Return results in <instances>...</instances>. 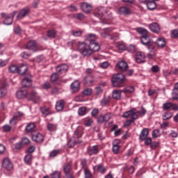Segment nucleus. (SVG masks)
Masks as SVG:
<instances>
[{"instance_id":"f257e3e1","label":"nucleus","mask_w":178,"mask_h":178,"mask_svg":"<svg viewBox=\"0 0 178 178\" xmlns=\"http://www.w3.org/2000/svg\"><path fill=\"white\" fill-rule=\"evenodd\" d=\"M94 15L95 17L102 20V22H104V20H111L112 19V15L111 13L108 12L106 8L104 7H98L95 10Z\"/></svg>"},{"instance_id":"f03ea898","label":"nucleus","mask_w":178,"mask_h":178,"mask_svg":"<svg viewBox=\"0 0 178 178\" xmlns=\"http://www.w3.org/2000/svg\"><path fill=\"white\" fill-rule=\"evenodd\" d=\"M147 113V110L144 107L141 108L140 111H137L136 109H132L131 111H126L123 115L122 118H130L131 119H138V115H142L144 116Z\"/></svg>"},{"instance_id":"7ed1b4c3","label":"nucleus","mask_w":178,"mask_h":178,"mask_svg":"<svg viewBox=\"0 0 178 178\" xmlns=\"http://www.w3.org/2000/svg\"><path fill=\"white\" fill-rule=\"evenodd\" d=\"M77 51H79L82 56H91L92 55L90 46L84 42H79L78 43Z\"/></svg>"},{"instance_id":"20e7f679","label":"nucleus","mask_w":178,"mask_h":178,"mask_svg":"<svg viewBox=\"0 0 178 178\" xmlns=\"http://www.w3.org/2000/svg\"><path fill=\"white\" fill-rule=\"evenodd\" d=\"M112 81L113 87H121L122 84L124 83V75L120 73L115 74L113 76Z\"/></svg>"},{"instance_id":"39448f33","label":"nucleus","mask_w":178,"mask_h":178,"mask_svg":"<svg viewBox=\"0 0 178 178\" xmlns=\"http://www.w3.org/2000/svg\"><path fill=\"white\" fill-rule=\"evenodd\" d=\"M17 13V11H14L10 14H5L1 13V16L3 19H4L3 24H6V26H10L12 23H13V18Z\"/></svg>"},{"instance_id":"423d86ee","label":"nucleus","mask_w":178,"mask_h":178,"mask_svg":"<svg viewBox=\"0 0 178 178\" xmlns=\"http://www.w3.org/2000/svg\"><path fill=\"white\" fill-rule=\"evenodd\" d=\"M2 167L7 172H12L13 170V163L8 158H6L2 161Z\"/></svg>"},{"instance_id":"0eeeda50","label":"nucleus","mask_w":178,"mask_h":178,"mask_svg":"<svg viewBox=\"0 0 178 178\" xmlns=\"http://www.w3.org/2000/svg\"><path fill=\"white\" fill-rule=\"evenodd\" d=\"M140 41L143 45L147 47L149 49H154V45L152 42H151V39L149 38V35H146L145 36H142Z\"/></svg>"},{"instance_id":"6e6552de","label":"nucleus","mask_w":178,"mask_h":178,"mask_svg":"<svg viewBox=\"0 0 178 178\" xmlns=\"http://www.w3.org/2000/svg\"><path fill=\"white\" fill-rule=\"evenodd\" d=\"M26 98L29 101H33L35 104H37V101H40V95L35 92V90H31L28 92Z\"/></svg>"},{"instance_id":"1a4fd4ad","label":"nucleus","mask_w":178,"mask_h":178,"mask_svg":"<svg viewBox=\"0 0 178 178\" xmlns=\"http://www.w3.org/2000/svg\"><path fill=\"white\" fill-rule=\"evenodd\" d=\"M33 141L35 143H43L44 142V135L42 134H40L38 132H34L31 134Z\"/></svg>"},{"instance_id":"9d476101","label":"nucleus","mask_w":178,"mask_h":178,"mask_svg":"<svg viewBox=\"0 0 178 178\" xmlns=\"http://www.w3.org/2000/svg\"><path fill=\"white\" fill-rule=\"evenodd\" d=\"M24 49L32 51V52H35L37 51V42L35 40H31L26 44Z\"/></svg>"},{"instance_id":"9b49d317","label":"nucleus","mask_w":178,"mask_h":178,"mask_svg":"<svg viewBox=\"0 0 178 178\" xmlns=\"http://www.w3.org/2000/svg\"><path fill=\"white\" fill-rule=\"evenodd\" d=\"M93 170L95 172L101 173V175H105L107 168L106 167H104L102 164H97L93 166Z\"/></svg>"},{"instance_id":"f8f14e48","label":"nucleus","mask_w":178,"mask_h":178,"mask_svg":"<svg viewBox=\"0 0 178 178\" xmlns=\"http://www.w3.org/2000/svg\"><path fill=\"white\" fill-rule=\"evenodd\" d=\"M117 67L121 70V72H126L129 69V64L124 60H120L117 63Z\"/></svg>"},{"instance_id":"ddd939ff","label":"nucleus","mask_w":178,"mask_h":178,"mask_svg":"<svg viewBox=\"0 0 178 178\" xmlns=\"http://www.w3.org/2000/svg\"><path fill=\"white\" fill-rule=\"evenodd\" d=\"M71 90L72 92L80 91V81L79 80H75L71 83Z\"/></svg>"},{"instance_id":"4468645a","label":"nucleus","mask_w":178,"mask_h":178,"mask_svg":"<svg viewBox=\"0 0 178 178\" xmlns=\"http://www.w3.org/2000/svg\"><path fill=\"white\" fill-rule=\"evenodd\" d=\"M81 10H83V12H84V13H90V12H91V10H92V6H91V4L88 3H82L81 6Z\"/></svg>"},{"instance_id":"2eb2a0df","label":"nucleus","mask_w":178,"mask_h":178,"mask_svg":"<svg viewBox=\"0 0 178 178\" xmlns=\"http://www.w3.org/2000/svg\"><path fill=\"white\" fill-rule=\"evenodd\" d=\"M148 134H149L148 128H143L140 134L139 140H140V141H144L145 138H148Z\"/></svg>"},{"instance_id":"dca6fc26","label":"nucleus","mask_w":178,"mask_h":178,"mask_svg":"<svg viewBox=\"0 0 178 178\" xmlns=\"http://www.w3.org/2000/svg\"><path fill=\"white\" fill-rule=\"evenodd\" d=\"M27 95H29V92L27 90L24 89H20L17 92V98L18 99H23V98H27Z\"/></svg>"},{"instance_id":"f3484780","label":"nucleus","mask_w":178,"mask_h":178,"mask_svg":"<svg viewBox=\"0 0 178 178\" xmlns=\"http://www.w3.org/2000/svg\"><path fill=\"white\" fill-rule=\"evenodd\" d=\"M172 99L173 101H177L178 99V82L174 85L172 92L171 93Z\"/></svg>"},{"instance_id":"a211bd4d","label":"nucleus","mask_w":178,"mask_h":178,"mask_svg":"<svg viewBox=\"0 0 178 178\" xmlns=\"http://www.w3.org/2000/svg\"><path fill=\"white\" fill-rule=\"evenodd\" d=\"M137 63H144L145 62V55L140 51H138L136 56Z\"/></svg>"},{"instance_id":"6ab92c4d","label":"nucleus","mask_w":178,"mask_h":178,"mask_svg":"<svg viewBox=\"0 0 178 178\" xmlns=\"http://www.w3.org/2000/svg\"><path fill=\"white\" fill-rule=\"evenodd\" d=\"M69 69L67 65L62 64L61 65H58L56 67V70L57 73H60V74H63V73H66V71Z\"/></svg>"},{"instance_id":"aec40b11","label":"nucleus","mask_w":178,"mask_h":178,"mask_svg":"<svg viewBox=\"0 0 178 178\" xmlns=\"http://www.w3.org/2000/svg\"><path fill=\"white\" fill-rule=\"evenodd\" d=\"M149 30L152 31L153 33H159L161 31V26H159V24L156 22L150 24L149 25Z\"/></svg>"},{"instance_id":"412c9836","label":"nucleus","mask_w":178,"mask_h":178,"mask_svg":"<svg viewBox=\"0 0 178 178\" xmlns=\"http://www.w3.org/2000/svg\"><path fill=\"white\" fill-rule=\"evenodd\" d=\"M88 46H89V48H90L92 54V52H97V51H99V49L101 48L99 47V44L96 42H93L92 43H90L88 44Z\"/></svg>"},{"instance_id":"4be33fe9","label":"nucleus","mask_w":178,"mask_h":178,"mask_svg":"<svg viewBox=\"0 0 178 178\" xmlns=\"http://www.w3.org/2000/svg\"><path fill=\"white\" fill-rule=\"evenodd\" d=\"M119 144H120V140H115L113 143V154H118L120 149V145H119Z\"/></svg>"},{"instance_id":"5701e85b","label":"nucleus","mask_w":178,"mask_h":178,"mask_svg":"<svg viewBox=\"0 0 178 178\" xmlns=\"http://www.w3.org/2000/svg\"><path fill=\"white\" fill-rule=\"evenodd\" d=\"M118 13H120V15H123L124 16H127V15L131 13V11L129 8L123 6L118 9Z\"/></svg>"},{"instance_id":"b1692460","label":"nucleus","mask_w":178,"mask_h":178,"mask_svg":"<svg viewBox=\"0 0 178 178\" xmlns=\"http://www.w3.org/2000/svg\"><path fill=\"white\" fill-rule=\"evenodd\" d=\"M30 12V8L29 7H26L25 8H23L21 10L17 15V19H23Z\"/></svg>"},{"instance_id":"393cba45","label":"nucleus","mask_w":178,"mask_h":178,"mask_svg":"<svg viewBox=\"0 0 178 178\" xmlns=\"http://www.w3.org/2000/svg\"><path fill=\"white\" fill-rule=\"evenodd\" d=\"M29 70V67H27V65L22 64L18 67L17 73L18 74L23 75L26 72Z\"/></svg>"},{"instance_id":"a878e982","label":"nucleus","mask_w":178,"mask_h":178,"mask_svg":"<svg viewBox=\"0 0 178 178\" xmlns=\"http://www.w3.org/2000/svg\"><path fill=\"white\" fill-rule=\"evenodd\" d=\"M99 152V149L98 148V145H94L88 149V154L89 155H97Z\"/></svg>"},{"instance_id":"bb28decb","label":"nucleus","mask_w":178,"mask_h":178,"mask_svg":"<svg viewBox=\"0 0 178 178\" xmlns=\"http://www.w3.org/2000/svg\"><path fill=\"white\" fill-rule=\"evenodd\" d=\"M112 31V28H106L103 29V32L100 33V35L102 37H104V38H106V37H109V40L111 39V35L109 33Z\"/></svg>"},{"instance_id":"cd10ccee","label":"nucleus","mask_w":178,"mask_h":178,"mask_svg":"<svg viewBox=\"0 0 178 178\" xmlns=\"http://www.w3.org/2000/svg\"><path fill=\"white\" fill-rule=\"evenodd\" d=\"M63 108H65V101L63 100H59L56 104V111H60L63 110Z\"/></svg>"},{"instance_id":"c85d7f7f","label":"nucleus","mask_w":178,"mask_h":178,"mask_svg":"<svg viewBox=\"0 0 178 178\" xmlns=\"http://www.w3.org/2000/svg\"><path fill=\"white\" fill-rule=\"evenodd\" d=\"M156 44L159 47V48H163V47L166 45V41L165 40V38H159V39H157Z\"/></svg>"},{"instance_id":"c756f323","label":"nucleus","mask_w":178,"mask_h":178,"mask_svg":"<svg viewBox=\"0 0 178 178\" xmlns=\"http://www.w3.org/2000/svg\"><path fill=\"white\" fill-rule=\"evenodd\" d=\"M86 40L89 41L90 44L95 42L97 40V36L95 34L90 33L86 35Z\"/></svg>"},{"instance_id":"7c9ffc66","label":"nucleus","mask_w":178,"mask_h":178,"mask_svg":"<svg viewBox=\"0 0 178 178\" xmlns=\"http://www.w3.org/2000/svg\"><path fill=\"white\" fill-rule=\"evenodd\" d=\"M122 90H115L113 91V98L114 99H120L122 98Z\"/></svg>"},{"instance_id":"2f4dec72","label":"nucleus","mask_w":178,"mask_h":178,"mask_svg":"<svg viewBox=\"0 0 178 178\" xmlns=\"http://www.w3.org/2000/svg\"><path fill=\"white\" fill-rule=\"evenodd\" d=\"M40 112L44 116H49V115H52V111H51L47 107L40 108Z\"/></svg>"},{"instance_id":"473e14b6","label":"nucleus","mask_w":178,"mask_h":178,"mask_svg":"<svg viewBox=\"0 0 178 178\" xmlns=\"http://www.w3.org/2000/svg\"><path fill=\"white\" fill-rule=\"evenodd\" d=\"M111 102V96H104V98L101 100V104L102 106H106Z\"/></svg>"},{"instance_id":"72a5a7b5","label":"nucleus","mask_w":178,"mask_h":178,"mask_svg":"<svg viewBox=\"0 0 178 178\" xmlns=\"http://www.w3.org/2000/svg\"><path fill=\"white\" fill-rule=\"evenodd\" d=\"M173 117V113L164 112L162 115L163 120H169V119Z\"/></svg>"},{"instance_id":"f704fd0d","label":"nucleus","mask_w":178,"mask_h":178,"mask_svg":"<svg viewBox=\"0 0 178 178\" xmlns=\"http://www.w3.org/2000/svg\"><path fill=\"white\" fill-rule=\"evenodd\" d=\"M147 6L149 10H154L156 8V3L154 1H149L147 3Z\"/></svg>"},{"instance_id":"c9c22d12","label":"nucleus","mask_w":178,"mask_h":178,"mask_svg":"<svg viewBox=\"0 0 178 178\" xmlns=\"http://www.w3.org/2000/svg\"><path fill=\"white\" fill-rule=\"evenodd\" d=\"M136 31L137 33H138L139 34H140V35L142 37H144L145 35H148V31H147L144 28H137L136 29Z\"/></svg>"},{"instance_id":"e433bc0d","label":"nucleus","mask_w":178,"mask_h":178,"mask_svg":"<svg viewBox=\"0 0 178 178\" xmlns=\"http://www.w3.org/2000/svg\"><path fill=\"white\" fill-rule=\"evenodd\" d=\"M22 86L23 87H30L31 86V79L29 78H25L22 81Z\"/></svg>"},{"instance_id":"4c0bfd02","label":"nucleus","mask_w":178,"mask_h":178,"mask_svg":"<svg viewBox=\"0 0 178 178\" xmlns=\"http://www.w3.org/2000/svg\"><path fill=\"white\" fill-rule=\"evenodd\" d=\"M35 129V124L31 122L26 127V130L28 133H31V131H33Z\"/></svg>"},{"instance_id":"58836bf2","label":"nucleus","mask_w":178,"mask_h":178,"mask_svg":"<svg viewBox=\"0 0 178 178\" xmlns=\"http://www.w3.org/2000/svg\"><path fill=\"white\" fill-rule=\"evenodd\" d=\"M86 113H87V108L86 107L82 106L79 108L78 115H79V116H84V115H86Z\"/></svg>"},{"instance_id":"ea45409f","label":"nucleus","mask_w":178,"mask_h":178,"mask_svg":"<svg viewBox=\"0 0 178 178\" xmlns=\"http://www.w3.org/2000/svg\"><path fill=\"white\" fill-rule=\"evenodd\" d=\"M33 156L31 154H27L24 157V162L26 163V165H31Z\"/></svg>"},{"instance_id":"a19ab883","label":"nucleus","mask_w":178,"mask_h":178,"mask_svg":"<svg viewBox=\"0 0 178 178\" xmlns=\"http://www.w3.org/2000/svg\"><path fill=\"white\" fill-rule=\"evenodd\" d=\"M63 170L65 175L71 173L70 171L72 170V165L70 164L67 163L64 165Z\"/></svg>"},{"instance_id":"79ce46f5","label":"nucleus","mask_w":178,"mask_h":178,"mask_svg":"<svg viewBox=\"0 0 178 178\" xmlns=\"http://www.w3.org/2000/svg\"><path fill=\"white\" fill-rule=\"evenodd\" d=\"M47 128L49 131H55L56 130V124L49 123L47 125Z\"/></svg>"},{"instance_id":"37998d69","label":"nucleus","mask_w":178,"mask_h":178,"mask_svg":"<svg viewBox=\"0 0 178 178\" xmlns=\"http://www.w3.org/2000/svg\"><path fill=\"white\" fill-rule=\"evenodd\" d=\"M18 67L16 65H12L8 67L10 73H17Z\"/></svg>"},{"instance_id":"c03bdc74","label":"nucleus","mask_w":178,"mask_h":178,"mask_svg":"<svg viewBox=\"0 0 178 178\" xmlns=\"http://www.w3.org/2000/svg\"><path fill=\"white\" fill-rule=\"evenodd\" d=\"M73 17L77 20H84L85 16L83 13H76L73 15Z\"/></svg>"},{"instance_id":"a18cd8bd","label":"nucleus","mask_w":178,"mask_h":178,"mask_svg":"<svg viewBox=\"0 0 178 178\" xmlns=\"http://www.w3.org/2000/svg\"><path fill=\"white\" fill-rule=\"evenodd\" d=\"M152 136L153 138H158V137H161V131L159 129H154L152 133Z\"/></svg>"},{"instance_id":"49530a36","label":"nucleus","mask_w":178,"mask_h":178,"mask_svg":"<svg viewBox=\"0 0 178 178\" xmlns=\"http://www.w3.org/2000/svg\"><path fill=\"white\" fill-rule=\"evenodd\" d=\"M56 36V31L55 30H49L47 31V37L49 38H55Z\"/></svg>"},{"instance_id":"de8ad7c7","label":"nucleus","mask_w":178,"mask_h":178,"mask_svg":"<svg viewBox=\"0 0 178 178\" xmlns=\"http://www.w3.org/2000/svg\"><path fill=\"white\" fill-rule=\"evenodd\" d=\"M7 93L8 90H6V87L3 86L0 88V98H1V97H5Z\"/></svg>"},{"instance_id":"09e8293b","label":"nucleus","mask_w":178,"mask_h":178,"mask_svg":"<svg viewBox=\"0 0 178 178\" xmlns=\"http://www.w3.org/2000/svg\"><path fill=\"white\" fill-rule=\"evenodd\" d=\"M51 178H60V172L54 171L50 175Z\"/></svg>"},{"instance_id":"8fccbe9b","label":"nucleus","mask_w":178,"mask_h":178,"mask_svg":"<svg viewBox=\"0 0 178 178\" xmlns=\"http://www.w3.org/2000/svg\"><path fill=\"white\" fill-rule=\"evenodd\" d=\"M127 50L128 51V52H131V54H133V52H136V51L137 50V49L136 48V46L133 45V44H130L127 48Z\"/></svg>"},{"instance_id":"3c124183","label":"nucleus","mask_w":178,"mask_h":178,"mask_svg":"<svg viewBox=\"0 0 178 178\" xmlns=\"http://www.w3.org/2000/svg\"><path fill=\"white\" fill-rule=\"evenodd\" d=\"M58 79H59V75L58 73H54L51 76V83H55Z\"/></svg>"},{"instance_id":"603ef678","label":"nucleus","mask_w":178,"mask_h":178,"mask_svg":"<svg viewBox=\"0 0 178 178\" xmlns=\"http://www.w3.org/2000/svg\"><path fill=\"white\" fill-rule=\"evenodd\" d=\"M59 152H60V150H53L49 154L50 158H55V156H58Z\"/></svg>"},{"instance_id":"864d4df0","label":"nucleus","mask_w":178,"mask_h":178,"mask_svg":"<svg viewBox=\"0 0 178 178\" xmlns=\"http://www.w3.org/2000/svg\"><path fill=\"white\" fill-rule=\"evenodd\" d=\"M170 108H172V103L170 102L164 103L163 104V109L164 111H168V109H170Z\"/></svg>"},{"instance_id":"5fc2aeb1","label":"nucleus","mask_w":178,"mask_h":178,"mask_svg":"<svg viewBox=\"0 0 178 178\" xmlns=\"http://www.w3.org/2000/svg\"><path fill=\"white\" fill-rule=\"evenodd\" d=\"M134 92V88L133 86H128L125 88L123 90L122 92Z\"/></svg>"},{"instance_id":"6e6d98bb","label":"nucleus","mask_w":178,"mask_h":178,"mask_svg":"<svg viewBox=\"0 0 178 178\" xmlns=\"http://www.w3.org/2000/svg\"><path fill=\"white\" fill-rule=\"evenodd\" d=\"M134 120H137V119L131 118V120H127V121L124 123V127H129V126H130V125L131 124V123H133V122H134Z\"/></svg>"},{"instance_id":"4d7b16f0","label":"nucleus","mask_w":178,"mask_h":178,"mask_svg":"<svg viewBox=\"0 0 178 178\" xmlns=\"http://www.w3.org/2000/svg\"><path fill=\"white\" fill-rule=\"evenodd\" d=\"M172 38H178V29H174L171 31Z\"/></svg>"},{"instance_id":"13d9d810","label":"nucleus","mask_w":178,"mask_h":178,"mask_svg":"<svg viewBox=\"0 0 178 178\" xmlns=\"http://www.w3.org/2000/svg\"><path fill=\"white\" fill-rule=\"evenodd\" d=\"M85 173V178H91L92 177V175H91V172H90V170L85 168L84 170Z\"/></svg>"},{"instance_id":"bf43d9fd","label":"nucleus","mask_w":178,"mask_h":178,"mask_svg":"<svg viewBox=\"0 0 178 178\" xmlns=\"http://www.w3.org/2000/svg\"><path fill=\"white\" fill-rule=\"evenodd\" d=\"M83 94L84 95H91V94H92V89H91V88L85 89L83 91Z\"/></svg>"},{"instance_id":"052dcab7","label":"nucleus","mask_w":178,"mask_h":178,"mask_svg":"<svg viewBox=\"0 0 178 178\" xmlns=\"http://www.w3.org/2000/svg\"><path fill=\"white\" fill-rule=\"evenodd\" d=\"M21 143L22 145H27L28 144H30V139L28 138H22Z\"/></svg>"},{"instance_id":"680f3d73","label":"nucleus","mask_w":178,"mask_h":178,"mask_svg":"<svg viewBox=\"0 0 178 178\" xmlns=\"http://www.w3.org/2000/svg\"><path fill=\"white\" fill-rule=\"evenodd\" d=\"M17 123V118L14 115L12 119L10 120V124L14 126V124H16Z\"/></svg>"},{"instance_id":"e2e57ef3","label":"nucleus","mask_w":178,"mask_h":178,"mask_svg":"<svg viewBox=\"0 0 178 178\" xmlns=\"http://www.w3.org/2000/svg\"><path fill=\"white\" fill-rule=\"evenodd\" d=\"M143 141H145V145H151L152 144V139L151 138H145Z\"/></svg>"},{"instance_id":"0e129e2a","label":"nucleus","mask_w":178,"mask_h":178,"mask_svg":"<svg viewBox=\"0 0 178 178\" xmlns=\"http://www.w3.org/2000/svg\"><path fill=\"white\" fill-rule=\"evenodd\" d=\"M151 70L153 73H158V72H159V67L158 65H153L151 67Z\"/></svg>"},{"instance_id":"69168bd1","label":"nucleus","mask_w":178,"mask_h":178,"mask_svg":"<svg viewBox=\"0 0 178 178\" xmlns=\"http://www.w3.org/2000/svg\"><path fill=\"white\" fill-rule=\"evenodd\" d=\"M81 165L83 169H86L87 168V159H83L81 161Z\"/></svg>"},{"instance_id":"338daca9","label":"nucleus","mask_w":178,"mask_h":178,"mask_svg":"<svg viewBox=\"0 0 178 178\" xmlns=\"http://www.w3.org/2000/svg\"><path fill=\"white\" fill-rule=\"evenodd\" d=\"M159 143H158V142H152V143L150 145V147H151L152 149H155V148L159 147Z\"/></svg>"},{"instance_id":"774afa93","label":"nucleus","mask_w":178,"mask_h":178,"mask_svg":"<svg viewBox=\"0 0 178 178\" xmlns=\"http://www.w3.org/2000/svg\"><path fill=\"white\" fill-rule=\"evenodd\" d=\"M23 145H24L22 143V142H19L15 145V149H22V148H23Z\"/></svg>"}]
</instances>
